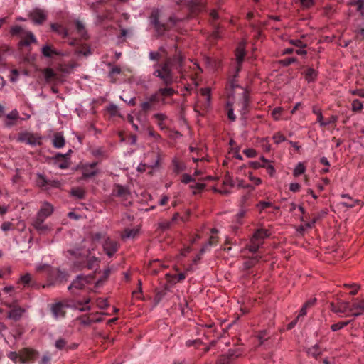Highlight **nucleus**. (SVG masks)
<instances>
[{
  "instance_id": "nucleus-1",
  "label": "nucleus",
  "mask_w": 364,
  "mask_h": 364,
  "mask_svg": "<svg viewBox=\"0 0 364 364\" xmlns=\"http://www.w3.org/2000/svg\"><path fill=\"white\" fill-rule=\"evenodd\" d=\"M182 57L178 55L173 60V63L171 60H168L162 65H155L154 75L159 77L164 84L170 85L173 82V76L172 74V69L177 70L179 73L181 72L182 67Z\"/></svg>"
},
{
  "instance_id": "nucleus-2",
  "label": "nucleus",
  "mask_w": 364,
  "mask_h": 364,
  "mask_svg": "<svg viewBox=\"0 0 364 364\" xmlns=\"http://www.w3.org/2000/svg\"><path fill=\"white\" fill-rule=\"evenodd\" d=\"M269 234L267 230L264 229L257 230L252 235L250 244L248 245V250L250 252H256L263 244L265 238L268 237Z\"/></svg>"
},
{
  "instance_id": "nucleus-3",
  "label": "nucleus",
  "mask_w": 364,
  "mask_h": 364,
  "mask_svg": "<svg viewBox=\"0 0 364 364\" xmlns=\"http://www.w3.org/2000/svg\"><path fill=\"white\" fill-rule=\"evenodd\" d=\"M331 310L334 312L335 314H337L342 316V314H347V315L350 314V304L348 301H343V300H338L335 303H331L330 304Z\"/></svg>"
},
{
  "instance_id": "nucleus-4",
  "label": "nucleus",
  "mask_w": 364,
  "mask_h": 364,
  "mask_svg": "<svg viewBox=\"0 0 364 364\" xmlns=\"http://www.w3.org/2000/svg\"><path fill=\"white\" fill-rule=\"evenodd\" d=\"M41 138L31 132L20 133L18 136V141L23 142L31 146H36L41 144Z\"/></svg>"
},
{
  "instance_id": "nucleus-5",
  "label": "nucleus",
  "mask_w": 364,
  "mask_h": 364,
  "mask_svg": "<svg viewBox=\"0 0 364 364\" xmlns=\"http://www.w3.org/2000/svg\"><path fill=\"white\" fill-rule=\"evenodd\" d=\"M364 314V299H355L350 304V316L358 317Z\"/></svg>"
},
{
  "instance_id": "nucleus-6",
  "label": "nucleus",
  "mask_w": 364,
  "mask_h": 364,
  "mask_svg": "<svg viewBox=\"0 0 364 364\" xmlns=\"http://www.w3.org/2000/svg\"><path fill=\"white\" fill-rule=\"evenodd\" d=\"M30 18L36 24H41L46 19V12L41 9H34L29 14Z\"/></svg>"
},
{
  "instance_id": "nucleus-7",
  "label": "nucleus",
  "mask_w": 364,
  "mask_h": 364,
  "mask_svg": "<svg viewBox=\"0 0 364 364\" xmlns=\"http://www.w3.org/2000/svg\"><path fill=\"white\" fill-rule=\"evenodd\" d=\"M53 212V207L48 202H44L37 213L36 219L46 220Z\"/></svg>"
},
{
  "instance_id": "nucleus-8",
  "label": "nucleus",
  "mask_w": 364,
  "mask_h": 364,
  "mask_svg": "<svg viewBox=\"0 0 364 364\" xmlns=\"http://www.w3.org/2000/svg\"><path fill=\"white\" fill-rule=\"evenodd\" d=\"M21 46H28L31 45L32 43H35L36 41V37L33 33L31 31H25L21 33Z\"/></svg>"
},
{
  "instance_id": "nucleus-9",
  "label": "nucleus",
  "mask_w": 364,
  "mask_h": 364,
  "mask_svg": "<svg viewBox=\"0 0 364 364\" xmlns=\"http://www.w3.org/2000/svg\"><path fill=\"white\" fill-rule=\"evenodd\" d=\"M223 185L225 188L223 189H217L215 188L214 191L215 192H218L223 195H228L230 193V191L227 188V187L232 188L235 185V181L234 179L229 175L225 176L224 181H223Z\"/></svg>"
},
{
  "instance_id": "nucleus-10",
  "label": "nucleus",
  "mask_w": 364,
  "mask_h": 364,
  "mask_svg": "<svg viewBox=\"0 0 364 364\" xmlns=\"http://www.w3.org/2000/svg\"><path fill=\"white\" fill-rule=\"evenodd\" d=\"M103 248L109 257H112L117 250V243L109 239H106L103 243Z\"/></svg>"
},
{
  "instance_id": "nucleus-11",
  "label": "nucleus",
  "mask_w": 364,
  "mask_h": 364,
  "mask_svg": "<svg viewBox=\"0 0 364 364\" xmlns=\"http://www.w3.org/2000/svg\"><path fill=\"white\" fill-rule=\"evenodd\" d=\"M64 305L58 302L55 304H52L50 307V310L52 311L53 316L55 318L58 319L60 318H63L65 316V310H64Z\"/></svg>"
},
{
  "instance_id": "nucleus-12",
  "label": "nucleus",
  "mask_w": 364,
  "mask_h": 364,
  "mask_svg": "<svg viewBox=\"0 0 364 364\" xmlns=\"http://www.w3.org/2000/svg\"><path fill=\"white\" fill-rule=\"evenodd\" d=\"M88 283L87 279L82 276H78L73 283L68 287L69 290L73 289H82Z\"/></svg>"
},
{
  "instance_id": "nucleus-13",
  "label": "nucleus",
  "mask_w": 364,
  "mask_h": 364,
  "mask_svg": "<svg viewBox=\"0 0 364 364\" xmlns=\"http://www.w3.org/2000/svg\"><path fill=\"white\" fill-rule=\"evenodd\" d=\"M44 220L36 218L33 223V227L41 233H46L51 230L48 225L43 223Z\"/></svg>"
},
{
  "instance_id": "nucleus-14",
  "label": "nucleus",
  "mask_w": 364,
  "mask_h": 364,
  "mask_svg": "<svg viewBox=\"0 0 364 364\" xmlns=\"http://www.w3.org/2000/svg\"><path fill=\"white\" fill-rule=\"evenodd\" d=\"M96 164H91L85 166L83 168L82 176L83 178H91L97 173V170L95 168Z\"/></svg>"
},
{
  "instance_id": "nucleus-15",
  "label": "nucleus",
  "mask_w": 364,
  "mask_h": 364,
  "mask_svg": "<svg viewBox=\"0 0 364 364\" xmlns=\"http://www.w3.org/2000/svg\"><path fill=\"white\" fill-rule=\"evenodd\" d=\"M154 118L156 119V122L161 129H164L166 128V121L167 120V117L164 114H155L154 115Z\"/></svg>"
},
{
  "instance_id": "nucleus-16",
  "label": "nucleus",
  "mask_w": 364,
  "mask_h": 364,
  "mask_svg": "<svg viewBox=\"0 0 364 364\" xmlns=\"http://www.w3.org/2000/svg\"><path fill=\"white\" fill-rule=\"evenodd\" d=\"M245 55V44L240 43L235 51L236 60L238 65H240L243 60L244 56Z\"/></svg>"
},
{
  "instance_id": "nucleus-17",
  "label": "nucleus",
  "mask_w": 364,
  "mask_h": 364,
  "mask_svg": "<svg viewBox=\"0 0 364 364\" xmlns=\"http://www.w3.org/2000/svg\"><path fill=\"white\" fill-rule=\"evenodd\" d=\"M42 54L48 58L52 57L53 55H61V53L56 50L53 49L48 45L44 46L42 48Z\"/></svg>"
},
{
  "instance_id": "nucleus-18",
  "label": "nucleus",
  "mask_w": 364,
  "mask_h": 364,
  "mask_svg": "<svg viewBox=\"0 0 364 364\" xmlns=\"http://www.w3.org/2000/svg\"><path fill=\"white\" fill-rule=\"evenodd\" d=\"M23 312H24V309H23L22 308H20V307L14 308L9 311L8 316L9 318H11L14 320H18L21 317Z\"/></svg>"
},
{
  "instance_id": "nucleus-19",
  "label": "nucleus",
  "mask_w": 364,
  "mask_h": 364,
  "mask_svg": "<svg viewBox=\"0 0 364 364\" xmlns=\"http://www.w3.org/2000/svg\"><path fill=\"white\" fill-rule=\"evenodd\" d=\"M304 75L306 80L308 81L309 82H311L316 80L317 77V73L314 69L309 68L306 70Z\"/></svg>"
},
{
  "instance_id": "nucleus-20",
  "label": "nucleus",
  "mask_w": 364,
  "mask_h": 364,
  "mask_svg": "<svg viewBox=\"0 0 364 364\" xmlns=\"http://www.w3.org/2000/svg\"><path fill=\"white\" fill-rule=\"evenodd\" d=\"M51 29L58 33L59 35H61L63 37H65L68 36V31L61 25L58 23H52L51 24Z\"/></svg>"
},
{
  "instance_id": "nucleus-21",
  "label": "nucleus",
  "mask_w": 364,
  "mask_h": 364,
  "mask_svg": "<svg viewBox=\"0 0 364 364\" xmlns=\"http://www.w3.org/2000/svg\"><path fill=\"white\" fill-rule=\"evenodd\" d=\"M305 171L306 166H304V163L299 162L293 171V175L294 177H298L304 173Z\"/></svg>"
},
{
  "instance_id": "nucleus-22",
  "label": "nucleus",
  "mask_w": 364,
  "mask_h": 364,
  "mask_svg": "<svg viewBox=\"0 0 364 364\" xmlns=\"http://www.w3.org/2000/svg\"><path fill=\"white\" fill-rule=\"evenodd\" d=\"M53 144L55 148H62L65 145V139L62 135L56 134L53 138Z\"/></svg>"
},
{
  "instance_id": "nucleus-23",
  "label": "nucleus",
  "mask_w": 364,
  "mask_h": 364,
  "mask_svg": "<svg viewBox=\"0 0 364 364\" xmlns=\"http://www.w3.org/2000/svg\"><path fill=\"white\" fill-rule=\"evenodd\" d=\"M210 89L208 87L202 88L200 90L201 95L205 97L206 107H208L210 105L211 102V94H210Z\"/></svg>"
},
{
  "instance_id": "nucleus-24",
  "label": "nucleus",
  "mask_w": 364,
  "mask_h": 364,
  "mask_svg": "<svg viewBox=\"0 0 364 364\" xmlns=\"http://www.w3.org/2000/svg\"><path fill=\"white\" fill-rule=\"evenodd\" d=\"M43 75L46 82H50L56 75L51 68H46L43 70Z\"/></svg>"
},
{
  "instance_id": "nucleus-25",
  "label": "nucleus",
  "mask_w": 364,
  "mask_h": 364,
  "mask_svg": "<svg viewBox=\"0 0 364 364\" xmlns=\"http://www.w3.org/2000/svg\"><path fill=\"white\" fill-rule=\"evenodd\" d=\"M90 302V299H86L84 302L77 301L75 304V307L80 311H85L90 309L88 303Z\"/></svg>"
},
{
  "instance_id": "nucleus-26",
  "label": "nucleus",
  "mask_w": 364,
  "mask_h": 364,
  "mask_svg": "<svg viewBox=\"0 0 364 364\" xmlns=\"http://www.w3.org/2000/svg\"><path fill=\"white\" fill-rule=\"evenodd\" d=\"M307 353L314 358L320 355L321 352L318 344H315L312 347L308 348Z\"/></svg>"
},
{
  "instance_id": "nucleus-27",
  "label": "nucleus",
  "mask_w": 364,
  "mask_h": 364,
  "mask_svg": "<svg viewBox=\"0 0 364 364\" xmlns=\"http://www.w3.org/2000/svg\"><path fill=\"white\" fill-rule=\"evenodd\" d=\"M159 11L154 10L151 13V22L154 25L155 28L158 30L159 28Z\"/></svg>"
},
{
  "instance_id": "nucleus-28",
  "label": "nucleus",
  "mask_w": 364,
  "mask_h": 364,
  "mask_svg": "<svg viewBox=\"0 0 364 364\" xmlns=\"http://www.w3.org/2000/svg\"><path fill=\"white\" fill-rule=\"evenodd\" d=\"M114 192L117 196L123 198H126L127 196L129 195V193L127 191V189L122 186H117Z\"/></svg>"
},
{
  "instance_id": "nucleus-29",
  "label": "nucleus",
  "mask_w": 364,
  "mask_h": 364,
  "mask_svg": "<svg viewBox=\"0 0 364 364\" xmlns=\"http://www.w3.org/2000/svg\"><path fill=\"white\" fill-rule=\"evenodd\" d=\"M139 232L137 228L126 229L124 234L122 235L124 238H134Z\"/></svg>"
},
{
  "instance_id": "nucleus-30",
  "label": "nucleus",
  "mask_w": 364,
  "mask_h": 364,
  "mask_svg": "<svg viewBox=\"0 0 364 364\" xmlns=\"http://www.w3.org/2000/svg\"><path fill=\"white\" fill-rule=\"evenodd\" d=\"M76 29L78 33V34L82 37L86 36V30L84 24L80 21L79 20L76 21Z\"/></svg>"
},
{
  "instance_id": "nucleus-31",
  "label": "nucleus",
  "mask_w": 364,
  "mask_h": 364,
  "mask_svg": "<svg viewBox=\"0 0 364 364\" xmlns=\"http://www.w3.org/2000/svg\"><path fill=\"white\" fill-rule=\"evenodd\" d=\"M350 323V321L338 322L337 323L331 325V329L333 331H337L338 330L343 328L345 326L348 325Z\"/></svg>"
},
{
  "instance_id": "nucleus-32",
  "label": "nucleus",
  "mask_w": 364,
  "mask_h": 364,
  "mask_svg": "<svg viewBox=\"0 0 364 364\" xmlns=\"http://www.w3.org/2000/svg\"><path fill=\"white\" fill-rule=\"evenodd\" d=\"M363 107L362 102L359 100L355 99L352 102V110L353 112H360Z\"/></svg>"
},
{
  "instance_id": "nucleus-33",
  "label": "nucleus",
  "mask_w": 364,
  "mask_h": 364,
  "mask_svg": "<svg viewBox=\"0 0 364 364\" xmlns=\"http://www.w3.org/2000/svg\"><path fill=\"white\" fill-rule=\"evenodd\" d=\"M36 184L41 187L46 186L48 184L46 178L42 174H39V173L37 174V178H36Z\"/></svg>"
},
{
  "instance_id": "nucleus-34",
  "label": "nucleus",
  "mask_w": 364,
  "mask_h": 364,
  "mask_svg": "<svg viewBox=\"0 0 364 364\" xmlns=\"http://www.w3.org/2000/svg\"><path fill=\"white\" fill-rule=\"evenodd\" d=\"M85 193V191L80 188H77L73 189L71 191V194L73 196H74L80 199L84 198Z\"/></svg>"
},
{
  "instance_id": "nucleus-35",
  "label": "nucleus",
  "mask_w": 364,
  "mask_h": 364,
  "mask_svg": "<svg viewBox=\"0 0 364 364\" xmlns=\"http://www.w3.org/2000/svg\"><path fill=\"white\" fill-rule=\"evenodd\" d=\"M204 186L205 185L202 183H194L193 184L190 185V188L193 189V193L196 194L203 190Z\"/></svg>"
},
{
  "instance_id": "nucleus-36",
  "label": "nucleus",
  "mask_w": 364,
  "mask_h": 364,
  "mask_svg": "<svg viewBox=\"0 0 364 364\" xmlns=\"http://www.w3.org/2000/svg\"><path fill=\"white\" fill-rule=\"evenodd\" d=\"M76 67L75 64H70L68 65H60L59 67L60 71L65 73H71L74 68Z\"/></svg>"
},
{
  "instance_id": "nucleus-37",
  "label": "nucleus",
  "mask_w": 364,
  "mask_h": 364,
  "mask_svg": "<svg viewBox=\"0 0 364 364\" xmlns=\"http://www.w3.org/2000/svg\"><path fill=\"white\" fill-rule=\"evenodd\" d=\"M282 110V108L280 107H276L272 110L271 114L274 120L277 121L279 119Z\"/></svg>"
},
{
  "instance_id": "nucleus-38",
  "label": "nucleus",
  "mask_w": 364,
  "mask_h": 364,
  "mask_svg": "<svg viewBox=\"0 0 364 364\" xmlns=\"http://www.w3.org/2000/svg\"><path fill=\"white\" fill-rule=\"evenodd\" d=\"M258 260L259 257L257 256L248 259L244 263L245 268L249 269L252 267L257 262Z\"/></svg>"
},
{
  "instance_id": "nucleus-39",
  "label": "nucleus",
  "mask_w": 364,
  "mask_h": 364,
  "mask_svg": "<svg viewBox=\"0 0 364 364\" xmlns=\"http://www.w3.org/2000/svg\"><path fill=\"white\" fill-rule=\"evenodd\" d=\"M107 110L112 116H117L119 114L118 107L114 104L109 105L107 107Z\"/></svg>"
},
{
  "instance_id": "nucleus-40",
  "label": "nucleus",
  "mask_w": 364,
  "mask_h": 364,
  "mask_svg": "<svg viewBox=\"0 0 364 364\" xmlns=\"http://www.w3.org/2000/svg\"><path fill=\"white\" fill-rule=\"evenodd\" d=\"M345 287L351 289V291H350L351 295H355L360 289V286L355 283L345 284Z\"/></svg>"
},
{
  "instance_id": "nucleus-41",
  "label": "nucleus",
  "mask_w": 364,
  "mask_h": 364,
  "mask_svg": "<svg viewBox=\"0 0 364 364\" xmlns=\"http://www.w3.org/2000/svg\"><path fill=\"white\" fill-rule=\"evenodd\" d=\"M301 188V186L297 182H293L289 184V191L292 193H297Z\"/></svg>"
},
{
  "instance_id": "nucleus-42",
  "label": "nucleus",
  "mask_w": 364,
  "mask_h": 364,
  "mask_svg": "<svg viewBox=\"0 0 364 364\" xmlns=\"http://www.w3.org/2000/svg\"><path fill=\"white\" fill-rule=\"evenodd\" d=\"M8 357L15 363H16L18 358L22 363L25 362L24 359L21 356H19L16 352H10L8 354Z\"/></svg>"
},
{
  "instance_id": "nucleus-43",
  "label": "nucleus",
  "mask_w": 364,
  "mask_h": 364,
  "mask_svg": "<svg viewBox=\"0 0 364 364\" xmlns=\"http://www.w3.org/2000/svg\"><path fill=\"white\" fill-rule=\"evenodd\" d=\"M228 118L231 120V121H235V119H236V117L234 114V112H233V108H232V105L231 104V102L229 101L228 102Z\"/></svg>"
},
{
  "instance_id": "nucleus-44",
  "label": "nucleus",
  "mask_w": 364,
  "mask_h": 364,
  "mask_svg": "<svg viewBox=\"0 0 364 364\" xmlns=\"http://www.w3.org/2000/svg\"><path fill=\"white\" fill-rule=\"evenodd\" d=\"M159 92L164 96H171L174 93V90L172 88H161L159 89Z\"/></svg>"
},
{
  "instance_id": "nucleus-45",
  "label": "nucleus",
  "mask_w": 364,
  "mask_h": 364,
  "mask_svg": "<svg viewBox=\"0 0 364 364\" xmlns=\"http://www.w3.org/2000/svg\"><path fill=\"white\" fill-rule=\"evenodd\" d=\"M273 139L274 142L278 144L284 141L286 138L284 135H282L279 132H277L273 136Z\"/></svg>"
},
{
  "instance_id": "nucleus-46",
  "label": "nucleus",
  "mask_w": 364,
  "mask_h": 364,
  "mask_svg": "<svg viewBox=\"0 0 364 364\" xmlns=\"http://www.w3.org/2000/svg\"><path fill=\"white\" fill-rule=\"evenodd\" d=\"M31 279V275L29 273H26L20 277V282H22L24 285H26L30 283Z\"/></svg>"
},
{
  "instance_id": "nucleus-47",
  "label": "nucleus",
  "mask_w": 364,
  "mask_h": 364,
  "mask_svg": "<svg viewBox=\"0 0 364 364\" xmlns=\"http://www.w3.org/2000/svg\"><path fill=\"white\" fill-rule=\"evenodd\" d=\"M242 102L238 105H240L242 111L244 112L247 106V98L244 91H242Z\"/></svg>"
},
{
  "instance_id": "nucleus-48",
  "label": "nucleus",
  "mask_w": 364,
  "mask_h": 364,
  "mask_svg": "<svg viewBox=\"0 0 364 364\" xmlns=\"http://www.w3.org/2000/svg\"><path fill=\"white\" fill-rule=\"evenodd\" d=\"M25 31L21 26H15L11 28V33L12 35H18L21 37V33Z\"/></svg>"
},
{
  "instance_id": "nucleus-49",
  "label": "nucleus",
  "mask_w": 364,
  "mask_h": 364,
  "mask_svg": "<svg viewBox=\"0 0 364 364\" xmlns=\"http://www.w3.org/2000/svg\"><path fill=\"white\" fill-rule=\"evenodd\" d=\"M243 153L248 158H253L257 156V151L254 149H247L243 151Z\"/></svg>"
},
{
  "instance_id": "nucleus-50",
  "label": "nucleus",
  "mask_w": 364,
  "mask_h": 364,
  "mask_svg": "<svg viewBox=\"0 0 364 364\" xmlns=\"http://www.w3.org/2000/svg\"><path fill=\"white\" fill-rule=\"evenodd\" d=\"M257 208L259 209V211H262L264 209L268 208V207H272V204L269 202H266V201H260L257 205Z\"/></svg>"
},
{
  "instance_id": "nucleus-51",
  "label": "nucleus",
  "mask_w": 364,
  "mask_h": 364,
  "mask_svg": "<svg viewBox=\"0 0 364 364\" xmlns=\"http://www.w3.org/2000/svg\"><path fill=\"white\" fill-rule=\"evenodd\" d=\"M66 343L67 342L65 340L60 338L56 341L55 346L56 348L62 350L65 347Z\"/></svg>"
},
{
  "instance_id": "nucleus-52",
  "label": "nucleus",
  "mask_w": 364,
  "mask_h": 364,
  "mask_svg": "<svg viewBox=\"0 0 364 364\" xmlns=\"http://www.w3.org/2000/svg\"><path fill=\"white\" fill-rule=\"evenodd\" d=\"M337 120H338V117L336 115H332L330 117H328V119H325L324 120L325 122L323 123V124H324V127H326L327 125L335 123Z\"/></svg>"
},
{
  "instance_id": "nucleus-53",
  "label": "nucleus",
  "mask_w": 364,
  "mask_h": 364,
  "mask_svg": "<svg viewBox=\"0 0 364 364\" xmlns=\"http://www.w3.org/2000/svg\"><path fill=\"white\" fill-rule=\"evenodd\" d=\"M261 146L266 151H269L271 149V145L269 144L267 138L262 139L261 140Z\"/></svg>"
},
{
  "instance_id": "nucleus-54",
  "label": "nucleus",
  "mask_w": 364,
  "mask_h": 364,
  "mask_svg": "<svg viewBox=\"0 0 364 364\" xmlns=\"http://www.w3.org/2000/svg\"><path fill=\"white\" fill-rule=\"evenodd\" d=\"M19 75V73L17 70L14 69L11 71L10 80L13 82H15L18 80V77Z\"/></svg>"
},
{
  "instance_id": "nucleus-55",
  "label": "nucleus",
  "mask_w": 364,
  "mask_h": 364,
  "mask_svg": "<svg viewBox=\"0 0 364 364\" xmlns=\"http://www.w3.org/2000/svg\"><path fill=\"white\" fill-rule=\"evenodd\" d=\"M248 177H249V179L251 181H252L255 183V185H256V186H259L262 183L261 178L254 176L252 173H249Z\"/></svg>"
},
{
  "instance_id": "nucleus-56",
  "label": "nucleus",
  "mask_w": 364,
  "mask_h": 364,
  "mask_svg": "<svg viewBox=\"0 0 364 364\" xmlns=\"http://www.w3.org/2000/svg\"><path fill=\"white\" fill-rule=\"evenodd\" d=\"M217 242V240H216V237H214V236H211L210 238V240L209 242H208V244L205 245V246H204L202 249H201V252H204L207 248V247L208 245H215Z\"/></svg>"
},
{
  "instance_id": "nucleus-57",
  "label": "nucleus",
  "mask_w": 364,
  "mask_h": 364,
  "mask_svg": "<svg viewBox=\"0 0 364 364\" xmlns=\"http://www.w3.org/2000/svg\"><path fill=\"white\" fill-rule=\"evenodd\" d=\"M270 176H274L276 173L274 167L272 164H265L264 167Z\"/></svg>"
},
{
  "instance_id": "nucleus-58",
  "label": "nucleus",
  "mask_w": 364,
  "mask_h": 364,
  "mask_svg": "<svg viewBox=\"0 0 364 364\" xmlns=\"http://www.w3.org/2000/svg\"><path fill=\"white\" fill-rule=\"evenodd\" d=\"M6 117L9 119H16L18 117V112L14 109L6 115Z\"/></svg>"
},
{
  "instance_id": "nucleus-59",
  "label": "nucleus",
  "mask_w": 364,
  "mask_h": 364,
  "mask_svg": "<svg viewBox=\"0 0 364 364\" xmlns=\"http://www.w3.org/2000/svg\"><path fill=\"white\" fill-rule=\"evenodd\" d=\"M97 305L100 309H105L108 304L106 300L103 299H98L97 300Z\"/></svg>"
},
{
  "instance_id": "nucleus-60",
  "label": "nucleus",
  "mask_w": 364,
  "mask_h": 364,
  "mask_svg": "<svg viewBox=\"0 0 364 364\" xmlns=\"http://www.w3.org/2000/svg\"><path fill=\"white\" fill-rule=\"evenodd\" d=\"M301 5L304 7L309 8L312 6L314 4V0H300Z\"/></svg>"
},
{
  "instance_id": "nucleus-61",
  "label": "nucleus",
  "mask_w": 364,
  "mask_h": 364,
  "mask_svg": "<svg viewBox=\"0 0 364 364\" xmlns=\"http://www.w3.org/2000/svg\"><path fill=\"white\" fill-rule=\"evenodd\" d=\"M36 271L41 272V271H48L50 269V266L48 264H38L36 267Z\"/></svg>"
},
{
  "instance_id": "nucleus-62",
  "label": "nucleus",
  "mask_w": 364,
  "mask_h": 364,
  "mask_svg": "<svg viewBox=\"0 0 364 364\" xmlns=\"http://www.w3.org/2000/svg\"><path fill=\"white\" fill-rule=\"evenodd\" d=\"M149 58L152 60H157L160 58V53L159 52L151 51L149 53Z\"/></svg>"
},
{
  "instance_id": "nucleus-63",
  "label": "nucleus",
  "mask_w": 364,
  "mask_h": 364,
  "mask_svg": "<svg viewBox=\"0 0 364 364\" xmlns=\"http://www.w3.org/2000/svg\"><path fill=\"white\" fill-rule=\"evenodd\" d=\"M352 95L364 97V89L354 90L351 91Z\"/></svg>"
},
{
  "instance_id": "nucleus-64",
  "label": "nucleus",
  "mask_w": 364,
  "mask_h": 364,
  "mask_svg": "<svg viewBox=\"0 0 364 364\" xmlns=\"http://www.w3.org/2000/svg\"><path fill=\"white\" fill-rule=\"evenodd\" d=\"M193 181V178L188 175V174H184L182 176V178H181V182L184 183H188L190 182H191Z\"/></svg>"
}]
</instances>
